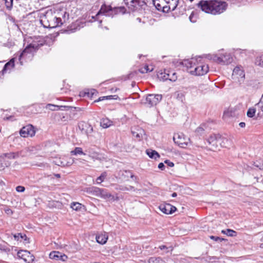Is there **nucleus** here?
I'll use <instances>...</instances> for the list:
<instances>
[{"instance_id":"33","label":"nucleus","mask_w":263,"mask_h":263,"mask_svg":"<svg viewBox=\"0 0 263 263\" xmlns=\"http://www.w3.org/2000/svg\"><path fill=\"white\" fill-rule=\"evenodd\" d=\"M256 108L251 107L249 108L247 111V115L249 118H253L255 115Z\"/></svg>"},{"instance_id":"25","label":"nucleus","mask_w":263,"mask_h":263,"mask_svg":"<svg viewBox=\"0 0 263 263\" xmlns=\"http://www.w3.org/2000/svg\"><path fill=\"white\" fill-rule=\"evenodd\" d=\"M146 153L152 159H156L160 157L159 154L155 150L148 149L146 151Z\"/></svg>"},{"instance_id":"43","label":"nucleus","mask_w":263,"mask_h":263,"mask_svg":"<svg viewBox=\"0 0 263 263\" xmlns=\"http://www.w3.org/2000/svg\"><path fill=\"white\" fill-rule=\"evenodd\" d=\"M160 261H162V259L160 257L156 258H151L149 259V262L152 261V262H155V263H159Z\"/></svg>"},{"instance_id":"60","label":"nucleus","mask_w":263,"mask_h":263,"mask_svg":"<svg viewBox=\"0 0 263 263\" xmlns=\"http://www.w3.org/2000/svg\"><path fill=\"white\" fill-rule=\"evenodd\" d=\"M137 20L138 21H139V22H140V21H141V18H139V17H138V18H137Z\"/></svg>"},{"instance_id":"37","label":"nucleus","mask_w":263,"mask_h":263,"mask_svg":"<svg viewBox=\"0 0 263 263\" xmlns=\"http://www.w3.org/2000/svg\"><path fill=\"white\" fill-rule=\"evenodd\" d=\"M82 204L79 202H73L71 204V208L76 211H78L81 209Z\"/></svg>"},{"instance_id":"28","label":"nucleus","mask_w":263,"mask_h":263,"mask_svg":"<svg viewBox=\"0 0 263 263\" xmlns=\"http://www.w3.org/2000/svg\"><path fill=\"white\" fill-rule=\"evenodd\" d=\"M49 107V109L51 110H63L62 108H70V107L69 106H58V105H52L50 104H48V105Z\"/></svg>"},{"instance_id":"51","label":"nucleus","mask_w":263,"mask_h":263,"mask_svg":"<svg viewBox=\"0 0 263 263\" xmlns=\"http://www.w3.org/2000/svg\"><path fill=\"white\" fill-rule=\"evenodd\" d=\"M239 126L243 128V127H245V125H246V124L245 122H240L239 124Z\"/></svg>"},{"instance_id":"22","label":"nucleus","mask_w":263,"mask_h":263,"mask_svg":"<svg viewBox=\"0 0 263 263\" xmlns=\"http://www.w3.org/2000/svg\"><path fill=\"white\" fill-rule=\"evenodd\" d=\"M143 2L141 0H125V4L128 7H137L142 6L141 3Z\"/></svg>"},{"instance_id":"46","label":"nucleus","mask_w":263,"mask_h":263,"mask_svg":"<svg viewBox=\"0 0 263 263\" xmlns=\"http://www.w3.org/2000/svg\"><path fill=\"white\" fill-rule=\"evenodd\" d=\"M165 163L168 166L170 167H173L174 165V164L173 162H171L170 161L166 160L164 161Z\"/></svg>"},{"instance_id":"36","label":"nucleus","mask_w":263,"mask_h":263,"mask_svg":"<svg viewBox=\"0 0 263 263\" xmlns=\"http://www.w3.org/2000/svg\"><path fill=\"white\" fill-rule=\"evenodd\" d=\"M118 98V96L117 95L114 96H105V97H100L99 99L97 101H96L95 102H98L100 101L104 100L105 99L108 100V99H117Z\"/></svg>"},{"instance_id":"56","label":"nucleus","mask_w":263,"mask_h":263,"mask_svg":"<svg viewBox=\"0 0 263 263\" xmlns=\"http://www.w3.org/2000/svg\"><path fill=\"white\" fill-rule=\"evenodd\" d=\"M54 176L57 177V178H60V174H54Z\"/></svg>"},{"instance_id":"38","label":"nucleus","mask_w":263,"mask_h":263,"mask_svg":"<svg viewBox=\"0 0 263 263\" xmlns=\"http://www.w3.org/2000/svg\"><path fill=\"white\" fill-rule=\"evenodd\" d=\"M107 176L106 173H103L99 177L97 178V182L98 183H101L104 181Z\"/></svg>"},{"instance_id":"12","label":"nucleus","mask_w":263,"mask_h":263,"mask_svg":"<svg viewBox=\"0 0 263 263\" xmlns=\"http://www.w3.org/2000/svg\"><path fill=\"white\" fill-rule=\"evenodd\" d=\"M18 57H15L13 59H12L10 61L7 62L6 64H5L2 70L1 71L2 75H4L5 73H10L11 70L14 68V62H16L17 63H20V61L18 60Z\"/></svg>"},{"instance_id":"19","label":"nucleus","mask_w":263,"mask_h":263,"mask_svg":"<svg viewBox=\"0 0 263 263\" xmlns=\"http://www.w3.org/2000/svg\"><path fill=\"white\" fill-rule=\"evenodd\" d=\"M153 3L157 10L163 12L166 11L165 0H153Z\"/></svg>"},{"instance_id":"40","label":"nucleus","mask_w":263,"mask_h":263,"mask_svg":"<svg viewBox=\"0 0 263 263\" xmlns=\"http://www.w3.org/2000/svg\"><path fill=\"white\" fill-rule=\"evenodd\" d=\"M14 239L16 240H18L20 238L22 239H24V240H26L27 236L26 235H22L21 233H17V234H14L13 236Z\"/></svg>"},{"instance_id":"10","label":"nucleus","mask_w":263,"mask_h":263,"mask_svg":"<svg viewBox=\"0 0 263 263\" xmlns=\"http://www.w3.org/2000/svg\"><path fill=\"white\" fill-rule=\"evenodd\" d=\"M55 15L58 21V23L59 24V26L66 23L69 19V14L66 12L65 9H62L55 12Z\"/></svg>"},{"instance_id":"61","label":"nucleus","mask_w":263,"mask_h":263,"mask_svg":"<svg viewBox=\"0 0 263 263\" xmlns=\"http://www.w3.org/2000/svg\"><path fill=\"white\" fill-rule=\"evenodd\" d=\"M85 93L87 94L88 96H89V92H87V93Z\"/></svg>"},{"instance_id":"15","label":"nucleus","mask_w":263,"mask_h":263,"mask_svg":"<svg viewBox=\"0 0 263 263\" xmlns=\"http://www.w3.org/2000/svg\"><path fill=\"white\" fill-rule=\"evenodd\" d=\"M96 190V192H98V194L100 196L101 198L103 199H108L109 200L112 201L118 200V197H116L115 198L113 195H112L110 193L107 192L104 189L97 188Z\"/></svg>"},{"instance_id":"21","label":"nucleus","mask_w":263,"mask_h":263,"mask_svg":"<svg viewBox=\"0 0 263 263\" xmlns=\"http://www.w3.org/2000/svg\"><path fill=\"white\" fill-rule=\"evenodd\" d=\"M108 239L107 233L104 232L96 236L97 241L102 245L105 244Z\"/></svg>"},{"instance_id":"52","label":"nucleus","mask_w":263,"mask_h":263,"mask_svg":"<svg viewBox=\"0 0 263 263\" xmlns=\"http://www.w3.org/2000/svg\"><path fill=\"white\" fill-rule=\"evenodd\" d=\"M159 248L161 249V250H163V249H168V248L166 247V246H164V245H162V246H160L159 247Z\"/></svg>"},{"instance_id":"26","label":"nucleus","mask_w":263,"mask_h":263,"mask_svg":"<svg viewBox=\"0 0 263 263\" xmlns=\"http://www.w3.org/2000/svg\"><path fill=\"white\" fill-rule=\"evenodd\" d=\"M112 124V122L107 118L102 119L100 122L101 126L104 128H106L110 127Z\"/></svg>"},{"instance_id":"39","label":"nucleus","mask_w":263,"mask_h":263,"mask_svg":"<svg viewBox=\"0 0 263 263\" xmlns=\"http://www.w3.org/2000/svg\"><path fill=\"white\" fill-rule=\"evenodd\" d=\"M13 1V0H4L6 7L8 9L10 10L12 8Z\"/></svg>"},{"instance_id":"45","label":"nucleus","mask_w":263,"mask_h":263,"mask_svg":"<svg viewBox=\"0 0 263 263\" xmlns=\"http://www.w3.org/2000/svg\"><path fill=\"white\" fill-rule=\"evenodd\" d=\"M25 189L23 186H17L16 187V190L17 192H24Z\"/></svg>"},{"instance_id":"13","label":"nucleus","mask_w":263,"mask_h":263,"mask_svg":"<svg viewBox=\"0 0 263 263\" xmlns=\"http://www.w3.org/2000/svg\"><path fill=\"white\" fill-rule=\"evenodd\" d=\"M78 128L82 134H85L88 136L93 131V128L90 124L85 122H80L78 124Z\"/></svg>"},{"instance_id":"59","label":"nucleus","mask_w":263,"mask_h":263,"mask_svg":"<svg viewBox=\"0 0 263 263\" xmlns=\"http://www.w3.org/2000/svg\"><path fill=\"white\" fill-rule=\"evenodd\" d=\"M12 118V117H11V116H10V117H7V118H6V119H7V120H9V119H10V118Z\"/></svg>"},{"instance_id":"44","label":"nucleus","mask_w":263,"mask_h":263,"mask_svg":"<svg viewBox=\"0 0 263 263\" xmlns=\"http://www.w3.org/2000/svg\"><path fill=\"white\" fill-rule=\"evenodd\" d=\"M5 156L9 159L15 158V154L14 153L5 154Z\"/></svg>"},{"instance_id":"30","label":"nucleus","mask_w":263,"mask_h":263,"mask_svg":"<svg viewBox=\"0 0 263 263\" xmlns=\"http://www.w3.org/2000/svg\"><path fill=\"white\" fill-rule=\"evenodd\" d=\"M71 155H84L85 154L83 153L82 148L81 147H77L74 148V150L71 151Z\"/></svg>"},{"instance_id":"14","label":"nucleus","mask_w":263,"mask_h":263,"mask_svg":"<svg viewBox=\"0 0 263 263\" xmlns=\"http://www.w3.org/2000/svg\"><path fill=\"white\" fill-rule=\"evenodd\" d=\"M159 208L160 210L164 214H171L176 211V208L169 203L161 204Z\"/></svg>"},{"instance_id":"7","label":"nucleus","mask_w":263,"mask_h":263,"mask_svg":"<svg viewBox=\"0 0 263 263\" xmlns=\"http://www.w3.org/2000/svg\"><path fill=\"white\" fill-rule=\"evenodd\" d=\"M175 143L181 147H186L190 142V139L182 133L176 134L173 137Z\"/></svg>"},{"instance_id":"29","label":"nucleus","mask_w":263,"mask_h":263,"mask_svg":"<svg viewBox=\"0 0 263 263\" xmlns=\"http://www.w3.org/2000/svg\"><path fill=\"white\" fill-rule=\"evenodd\" d=\"M206 129V126L205 124H201L195 130L196 133L198 135H201L203 132Z\"/></svg>"},{"instance_id":"62","label":"nucleus","mask_w":263,"mask_h":263,"mask_svg":"<svg viewBox=\"0 0 263 263\" xmlns=\"http://www.w3.org/2000/svg\"><path fill=\"white\" fill-rule=\"evenodd\" d=\"M89 156L92 157H93V158L95 157V156H91V155H90V154H89Z\"/></svg>"},{"instance_id":"58","label":"nucleus","mask_w":263,"mask_h":263,"mask_svg":"<svg viewBox=\"0 0 263 263\" xmlns=\"http://www.w3.org/2000/svg\"><path fill=\"white\" fill-rule=\"evenodd\" d=\"M259 247H260V248H262V249H263V243H261V244L260 245V246H259Z\"/></svg>"},{"instance_id":"55","label":"nucleus","mask_w":263,"mask_h":263,"mask_svg":"<svg viewBox=\"0 0 263 263\" xmlns=\"http://www.w3.org/2000/svg\"><path fill=\"white\" fill-rule=\"evenodd\" d=\"M95 92H96V90H95V89L92 90L91 91V97H92Z\"/></svg>"},{"instance_id":"54","label":"nucleus","mask_w":263,"mask_h":263,"mask_svg":"<svg viewBox=\"0 0 263 263\" xmlns=\"http://www.w3.org/2000/svg\"><path fill=\"white\" fill-rule=\"evenodd\" d=\"M177 193L174 192L172 194V197H176L177 196Z\"/></svg>"},{"instance_id":"1","label":"nucleus","mask_w":263,"mask_h":263,"mask_svg":"<svg viewBox=\"0 0 263 263\" xmlns=\"http://www.w3.org/2000/svg\"><path fill=\"white\" fill-rule=\"evenodd\" d=\"M27 43L25 48L18 55V60L21 65L32 59L34 53L44 45L45 41L43 37L37 36L29 39Z\"/></svg>"},{"instance_id":"41","label":"nucleus","mask_w":263,"mask_h":263,"mask_svg":"<svg viewBox=\"0 0 263 263\" xmlns=\"http://www.w3.org/2000/svg\"><path fill=\"white\" fill-rule=\"evenodd\" d=\"M213 60L218 63H221V54L213 55Z\"/></svg>"},{"instance_id":"24","label":"nucleus","mask_w":263,"mask_h":263,"mask_svg":"<svg viewBox=\"0 0 263 263\" xmlns=\"http://www.w3.org/2000/svg\"><path fill=\"white\" fill-rule=\"evenodd\" d=\"M256 107L258 108V117H261L263 115V95H262L259 102L255 105Z\"/></svg>"},{"instance_id":"27","label":"nucleus","mask_w":263,"mask_h":263,"mask_svg":"<svg viewBox=\"0 0 263 263\" xmlns=\"http://www.w3.org/2000/svg\"><path fill=\"white\" fill-rule=\"evenodd\" d=\"M221 233L231 237L236 236L237 235L236 231L229 229L222 230Z\"/></svg>"},{"instance_id":"18","label":"nucleus","mask_w":263,"mask_h":263,"mask_svg":"<svg viewBox=\"0 0 263 263\" xmlns=\"http://www.w3.org/2000/svg\"><path fill=\"white\" fill-rule=\"evenodd\" d=\"M166 2V11H173L175 10L178 6L179 0H165Z\"/></svg>"},{"instance_id":"63","label":"nucleus","mask_w":263,"mask_h":263,"mask_svg":"<svg viewBox=\"0 0 263 263\" xmlns=\"http://www.w3.org/2000/svg\"><path fill=\"white\" fill-rule=\"evenodd\" d=\"M261 241H263V237L261 239Z\"/></svg>"},{"instance_id":"35","label":"nucleus","mask_w":263,"mask_h":263,"mask_svg":"<svg viewBox=\"0 0 263 263\" xmlns=\"http://www.w3.org/2000/svg\"><path fill=\"white\" fill-rule=\"evenodd\" d=\"M153 67L150 68L149 67L148 65H145L143 67H142L139 69V71L141 73H147L148 72H151V71H153Z\"/></svg>"},{"instance_id":"8","label":"nucleus","mask_w":263,"mask_h":263,"mask_svg":"<svg viewBox=\"0 0 263 263\" xmlns=\"http://www.w3.org/2000/svg\"><path fill=\"white\" fill-rule=\"evenodd\" d=\"M160 80L162 81L170 80L175 82L177 79V73L173 71L165 70L163 72H160L158 75Z\"/></svg>"},{"instance_id":"34","label":"nucleus","mask_w":263,"mask_h":263,"mask_svg":"<svg viewBox=\"0 0 263 263\" xmlns=\"http://www.w3.org/2000/svg\"><path fill=\"white\" fill-rule=\"evenodd\" d=\"M60 253L57 251H53L49 254V258L52 259L59 260Z\"/></svg>"},{"instance_id":"5","label":"nucleus","mask_w":263,"mask_h":263,"mask_svg":"<svg viewBox=\"0 0 263 263\" xmlns=\"http://www.w3.org/2000/svg\"><path fill=\"white\" fill-rule=\"evenodd\" d=\"M206 141L210 146V149L214 151L218 148L219 144L222 146H226L225 145V141L228 142V140L226 138L221 137L219 134H214L206 139Z\"/></svg>"},{"instance_id":"11","label":"nucleus","mask_w":263,"mask_h":263,"mask_svg":"<svg viewBox=\"0 0 263 263\" xmlns=\"http://www.w3.org/2000/svg\"><path fill=\"white\" fill-rule=\"evenodd\" d=\"M245 74L241 66H236L233 70L232 78L236 81L241 82L245 78Z\"/></svg>"},{"instance_id":"50","label":"nucleus","mask_w":263,"mask_h":263,"mask_svg":"<svg viewBox=\"0 0 263 263\" xmlns=\"http://www.w3.org/2000/svg\"><path fill=\"white\" fill-rule=\"evenodd\" d=\"M134 187L132 186H129L128 187H125L124 188L122 189V190L125 191V190H134Z\"/></svg>"},{"instance_id":"32","label":"nucleus","mask_w":263,"mask_h":263,"mask_svg":"<svg viewBox=\"0 0 263 263\" xmlns=\"http://www.w3.org/2000/svg\"><path fill=\"white\" fill-rule=\"evenodd\" d=\"M122 175L124 177V178H127L130 177L131 178L134 179L135 180H136L137 179V177L134 176L130 171H124Z\"/></svg>"},{"instance_id":"48","label":"nucleus","mask_w":263,"mask_h":263,"mask_svg":"<svg viewBox=\"0 0 263 263\" xmlns=\"http://www.w3.org/2000/svg\"><path fill=\"white\" fill-rule=\"evenodd\" d=\"M59 256V260H61L63 261H65L67 258V256L65 255H61V254H60V256Z\"/></svg>"},{"instance_id":"3","label":"nucleus","mask_w":263,"mask_h":263,"mask_svg":"<svg viewBox=\"0 0 263 263\" xmlns=\"http://www.w3.org/2000/svg\"><path fill=\"white\" fill-rule=\"evenodd\" d=\"M200 57L184 60L182 62L183 66L186 68V70L194 76H203L209 71V66L201 62Z\"/></svg>"},{"instance_id":"53","label":"nucleus","mask_w":263,"mask_h":263,"mask_svg":"<svg viewBox=\"0 0 263 263\" xmlns=\"http://www.w3.org/2000/svg\"><path fill=\"white\" fill-rule=\"evenodd\" d=\"M6 212L8 214H12V211L10 209H8L6 211Z\"/></svg>"},{"instance_id":"57","label":"nucleus","mask_w":263,"mask_h":263,"mask_svg":"<svg viewBox=\"0 0 263 263\" xmlns=\"http://www.w3.org/2000/svg\"><path fill=\"white\" fill-rule=\"evenodd\" d=\"M204 85L203 84H201L199 86V88L200 89L202 88V86H204Z\"/></svg>"},{"instance_id":"9","label":"nucleus","mask_w":263,"mask_h":263,"mask_svg":"<svg viewBox=\"0 0 263 263\" xmlns=\"http://www.w3.org/2000/svg\"><path fill=\"white\" fill-rule=\"evenodd\" d=\"M20 134L24 138L32 137L35 134V130L33 125L28 124L21 128L20 131Z\"/></svg>"},{"instance_id":"4","label":"nucleus","mask_w":263,"mask_h":263,"mask_svg":"<svg viewBox=\"0 0 263 263\" xmlns=\"http://www.w3.org/2000/svg\"><path fill=\"white\" fill-rule=\"evenodd\" d=\"M55 12L51 10H47L44 13H42L40 16V23L45 28H53L59 27Z\"/></svg>"},{"instance_id":"2","label":"nucleus","mask_w":263,"mask_h":263,"mask_svg":"<svg viewBox=\"0 0 263 263\" xmlns=\"http://www.w3.org/2000/svg\"><path fill=\"white\" fill-rule=\"evenodd\" d=\"M197 6L206 13L217 15L225 11L228 4L226 2L220 0H202L198 3Z\"/></svg>"},{"instance_id":"23","label":"nucleus","mask_w":263,"mask_h":263,"mask_svg":"<svg viewBox=\"0 0 263 263\" xmlns=\"http://www.w3.org/2000/svg\"><path fill=\"white\" fill-rule=\"evenodd\" d=\"M221 64H228L232 62V57L229 53H221Z\"/></svg>"},{"instance_id":"17","label":"nucleus","mask_w":263,"mask_h":263,"mask_svg":"<svg viewBox=\"0 0 263 263\" xmlns=\"http://www.w3.org/2000/svg\"><path fill=\"white\" fill-rule=\"evenodd\" d=\"M113 9L110 6H107L103 5L101 6V8L99 11L97 13L95 16H92V18H95L101 14H105L106 16H110L112 15Z\"/></svg>"},{"instance_id":"16","label":"nucleus","mask_w":263,"mask_h":263,"mask_svg":"<svg viewBox=\"0 0 263 263\" xmlns=\"http://www.w3.org/2000/svg\"><path fill=\"white\" fill-rule=\"evenodd\" d=\"M17 254L20 257L28 263H30L34 260V256L28 251H19Z\"/></svg>"},{"instance_id":"47","label":"nucleus","mask_w":263,"mask_h":263,"mask_svg":"<svg viewBox=\"0 0 263 263\" xmlns=\"http://www.w3.org/2000/svg\"><path fill=\"white\" fill-rule=\"evenodd\" d=\"M258 65L263 67V55L259 57Z\"/></svg>"},{"instance_id":"20","label":"nucleus","mask_w":263,"mask_h":263,"mask_svg":"<svg viewBox=\"0 0 263 263\" xmlns=\"http://www.w3.org/2000/svg\"><path fill=\"white\" fill-rule=\"evenodd\" d=\"M55 164L61 166H70L71 164L74 163V160L72 162L66 161L64 158H55L53 161Z\"/></svg>"},{"instance_id":"6","label":"nucleus","mask_w":263,"mask_h":263,"mask_svg":"<svg viewBox=\"0 0 263 263\" xmlns=\"http://www.w3.org/2000/svg\"><path fill=\"white\" fill-rule=\"evenodd\" d=\"M162 99V95L159 94H148L147 95L143 103L152 107L157 105Z\"/></svg>"},{"instance_id":"31","label":"nucleus","mask_w":263,"mask_h":263,"mask_svg":"<svg viewBox=\"0 0 263 263\" xmlns=\"http://www.w3.org/2000/svg\"><path fill=\"white\" fill-rule=\"evenodd\" d=\"M138 132H139L132 130V133L133 136L140 139L141 138H142V137H143V135L144 134V130L141 129L140 130H138Z\"/></svg>"},{"instance_id":"49","label":"nucleus","mask_w":263,"mask_h":263,"mask_svg":"<svg viewBox=\"0 0 263 263\" xmlns=\"http://www.w3.org/2000/svg\"><path fill=\"white\" fill-rule=\"evenodd\" d=\"M165 166L163 163H160L158 165V168L161 170L164 169Z\"/></svg>"},{"instance_id":"42","label":"nucleus","mask_w":263,"mask_h":263,"mask_svg":"<svg viewBox=\"0 0 263 263\" xmlns=\"http://www.w3.org/2000/svg\"><path fill=\"white\" fill-rule=\"evenodd\" d=\"M210 238L211 239H213V240L216 241H222V240H224V238H220L219 237L214 236H211Z\"/></svg>"},{"instance_id":"64","label":"nucleus","mask_w":263,"mask_h":263,"mask_svg":"<svg viewBox=\"0 0 263 263\" xmlns=\"http://www.w3.org/2000/svg\"><path fill=\"white\" fill-rule=\"evenodd\" d=\"M102 23V21H100V24H101Z\"/></svg>"}]
</instances>
